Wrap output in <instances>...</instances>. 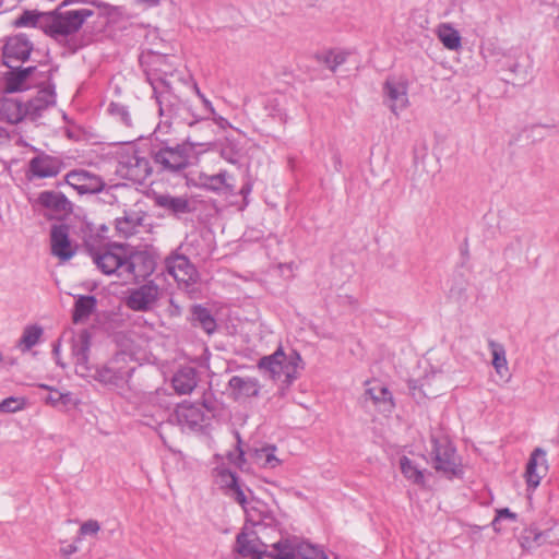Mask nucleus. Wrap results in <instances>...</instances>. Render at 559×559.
<instances>
[{
  "label": "nucleus",
  "instance_id": "f257e3e1",
  "mask_svg": "<svg viewBox=\"0 0 559 559\" xmlns=\"http://www.w3.org/2000/svg\"><path fill=\"white\" fill-rule=\"evenodd\" d=\"M68 343L78 376L85 379L92 378L120 394L129 389L130 379L134 371L133 358L130 354L118 353L104 366L93 368L88 360V333L86 331L78 334L71 333Z\"/></svg>",
  "mask_w": 559,
  "mask_h": 559
},
{
  "label": "nucleus",
  "instance_id": "f03ea898",
  "mask_svg": "<svg viewBox=\"0 0 559 559\" xmlns=\"http://www.w3.org/2000/svg\"><path fill=\"white\" fill-rule=\"evenodd\" d=\"M94 264L105 275H116L123 282H131L150 275L154 269L152 259L141 252H131L122 245L91 249Z\"/></svg>",
  "mask_w": 559,
  "mask_h": 559
},
{
  "label": "nucleus",
  "instance_id": "7ed1b4c3",
  "mask_svg": "<svg viewBox=\"0 0 559 559\" xmlns=\"http://www.w3.org/2000/svg\"><path fill=\"white\" fill-rule=\"evenodd\" d=\"M75 2L79 0H63L53 11L47 12L44 24L45 34L62 43L81 29L94 12L86 8L64 10L67 5Z\"/></svg>",
  "mask_w": 559,
  "mask_h": 559
},
{
  "label": "nucleus",
  "instance_id": "20e7f679",
  "mask_svg": "<svg viewBox=\"0 0 559 559\" xmlns=\"http://www.w3.org/2000/svg\"><path fill=\"white\" fill-rule=\"evenodd\" d=\"M215 484L223 491V493L241 506L247 514L248 521L258 523L260 519H255L258 508L254 504H260L259 501H249L246 491L251 492L245 484L237 477V475L229 469H217L215 475Z\"/></svg>",
  "mask_w": 559,
  "mask_h": 559
},
{
  "label": "nucleus",
  "instance_id": "39448f33",
  "mask_svg": "<svg viewBox=\"0 0 559 559\" xmlns=\"http://www.w3.org/2000/svg\"><path fill=\"white\" fill-rule=\"evenodd\" d=\"M214 131L217 138L212 142V151L219 153L221 157L226 162L237 164L240 153L235 134H238V131L227 119L216 115L212 107V132Z\"/></svg>",
  "mask_w": 559,
  "mask_h": 559
},
{
  "label": "nucleus",
  "instance_id": "423d86ee",
  "mask_svg": "<svg viewBox=\"0 0 559 559\" xmlns=\"http://www.w3.org/2000/svg\"><path fill=\"white\" fill-rule=\"evenodd\" d=\"M430 443V455L433 468L448 478L460 476L462 474L461 464L455 448L451 444L449 439L445 436L431 435Z\"/></svg>",
  "mask_w": 559,
  "mask_h": 559
},
{
  "label": "nucleus",
  "instance_id": "0eeeda50",
  "mask_svg": "<svg viewBox=\"0 0 559 559\" xmlns=\"http://www.w3.org/2000/svg\"><path fill=\"white\" fill-rule=\"evenodd\" d=\"M117 171L122 177L141 183L151 174V166L148 159L134 145L128 144L118 153Z\"/></svg>",
  "mask_w": 559,
  "mask_h": 559
},
{
  "label": "nucleus",
  "instance_id": "6e6552de",
  "mask_svg": "<svg viewBox=\"0 0 559 559\" xmlns=\"http://www.w3.org/2000/svg\"><path fill=\"white\" fill-rule=\"evenodd\" d=\"M300 360V355L297 352H294L289 359H287L285 353L280 347L272 355L262 357L258 362V367L267 372L273 380H280L284 376V382L290 384L296 379L297 362Z\"/></svg>",
  "mask_w": 559,
  "mask_h": 559
},
{
  "label": "nucleus",
  "instance_id": "1a4fd4ad",
  "mask_svg": "<svg viewBox=\"0 0 559 559\" xmlns=\"http://www.w3.org/2000/svg\"><path fill=\"white\" fill-rule=\"evenodd\" d=\"M160 296L159 286L151 281L131 289L126 298V305L134 311H150L156 307Z\"/></svg>",
  "mask_w": 559,
  "mask_h": 559
},
{
  "label": "nucleus",
  "instance_id": "9d476101",
  "mask_svg": "<svg viewBox=\"0 0 559 559\" xmlns=\"http://www.w3.org/2000/svg\"><path fill=\"white\" fill-rule=\"evenodd\" d=\"M34 206L45 216L59 219L71 212V202L61 192L43 191L34 201Z\"/></svg>",
  "mask_w": 559,
  "mask_h": 559
},
{
  "label": "nucleus",
  "instance_id": "9b49d317",
  "mask_svg": "<svg viewBox=\"0 0 559 559\" xmlns=\"http://www.w3.org/2000/svg\"><path fill=\"white\" fill-rule=\"evenodd\" d=\"M383 102L390 110L399 116L401 111L407 108L408 85L405 80L397 78H388L383 84Z\"/></svg>",
  "mask_w": 559,
  "mask_h": 559
},
{
  "label": "nucleus",
  "instance_id": "f8f14e48",
  "mask_svg": "<svg viewBox=\"0 0 559 559\" xmlns=\"http://www.w3.org/2000/svg\"><path fill=\"white\" fill-rule=\"evenodd\" d=\"M203 408H207L205 403L191 404L185 402L177 406L174 416L182 430L199 432L205 421Z\"/></svg>",
  "mask_w": 559,
  "mask_h": 559
},
{
  "label": "nucleus",
  "instance_id": "ddd939ff",
  "mask_svg": "<svg viewBox=\"0 0 559 559\" xmlns=\"http://www.w3.org/2000/svg\"><path fill=\"white\" fill-rule=\"evenodd\" d=\"M155 162L168 171H179L189 166L186 146L163 147L155 154Z\"/></svg>",
  "mask_w": 559,
  "mask_h": 559
},
{
  "label": "nucleus",
  "instance_id": "4468645a",
  "mask_svg": "<svg viewBox=\"0 0 559 559\" xmlns=\"http://www.w3.org/2000/svg\"><path fill=\"white\" fill-rule=\"evenodd\" d=\"M51 253L60 261H68L75 254V247L69 239L68 227L53 226L50 233Z\"/></svg>",
  "mask_w": 559,
  "mask_h": 559
},
{
  "label": "nucleus",
  "instance_id": "2eb2a0df",
  "mask_svg": "<svg viewBox=\"0 0 559 559\" xmlns=\"http://www.w3.org/2000/svg\"><path fill=\"white\" fill-rule=\"evenodd\" d=\"M267 545L261 542L254 532H240L236 539V550L242 557H250L252 559H260L263 555L267 554Z\"/></svg>",
  "mask_w": 559,
  "mask_h": 559
},
{
  "label": "nucleus",
  "instance_id": "dca6fc26",
  "mask_svg": "<svg viewBox=\"0 0 559 559\" xmlns=\"http://www.w3.org/2000/svg\"><path fill=\"white\" fill-rule=\"evenodd\" d=\"M168 273L178 282L186 285L194 283L197 271L183 255H174L166 260Z\"/></svg>",
  "mask_w": 559,
  "mask_h": 559
},
{
  "label": "nucleus",
  "instance_id": "f3484780",
  "mask_svg": "<svg viewBox=\"0 0 559 559\" xmlns=\"http://www.w3.org/2000/svg\"><path fill=\"white\" fill-rule=\"evenodd\" d=\"M546 452L536 448L527 462L525 478L528 488L535 489L547 473Z\"/></svg>",
  "mask_w": 559,
  "mask_h": 559
},
{
  "label": "nucleus",
  "instance_id": "a211bd4d",
  "mask_svg": "<svg viewBox=\"0 0 559 559\" xmlns=\"http://www.w3.org/2000/svg\"><path fill=\"white\" fill-rule=\"evenodd\" d=\"M32 51V45L27 38L23 36H14L8 39L3 48V57L5 63L13 68V61L26 60Z\"/></svg>",
  "mask_w": 559,
  "mask_h": 559
},
{
  "label": "nucleus",
  "instance_id": "6ab92c4d",
  "mask_svg": "<svg viewBox=\"0 0 559 559\" xmlns=\"http://www.w3.org/2000/svg\"><path fill=\"white\" fill-rule=\"evenodd\" d=\"M27 117L25 103L17 97H0V120L8 123H17Z\"/></svg>",
  "mask_w": 559,
  "mask_h": 559
},
{
  "label": "nucleus",
  "instance_id": "aec40b11",
  "mask_svg": "<svg viewBox=\"0 0 559 559\" xmlns=\"http://www.w3.org/2000/svg\"><path fill=\"white\" fill-rule=\"evenodd\" d=\"M67 182L80 193H93L103 189V182L85 170H74L67 175Z\"/></svg>",
  "mask_w": 559,
  "mask_h": 559
},
{
  "label": "nucleus",
  "instance_id": "412c9836",
  "mask_svg": "<svg viewBox=\"0 0 559 559\" xmlns=\"http://www.w3.org/2000/svg\"><path fill=\"white\" fill-rule=\"evenodd\" d=\"M29 168L37 178L56 177L61 171V162L49 155H39L31 160Z\"/></svg>",
  "mask_w": 559,
  "mask_h": 559
},
{
  "label": "nucleus",
  "instance_id": "4be33fe9",
  "mask_svg": "<svg viewBox=\"0 0 559 559\" xmlns=\"http://www.w3.org/2000/svg\"><path fill=\"white\" fill-rule=\"evenodd\" d=\"M365 399L371 400L382 412H391L394 407L392 393L381 382L374 381L367 383Z\"/></svg>",
  "mask_w": 559,
  "mask_h": 559
},
{
  "label": "nucleus",
  "instance_id": "5701e85b",
  "mask_svg": "<svg viewBox=\"0 0 559 559\" xmlns=\"http://www.w3.org/2000/svg\"><path fill=\"white\" fill-rule=\"evenodd\" d=\"M197 383V373L192 367H182L173 377V386L179 394L190 393Z\"/></svg>",
  "mask_w": 559,
  "mask_h": 559
},
{
  "label": "nucleus",
  "instance_id": "b1692460",
  "mask_svg": "<svg viewBox=\"0 0 559 559\" xmlns=\"http://www.w3.org/2000/svg\"><path fill=\"white\" fill-rule=\"evenodd\" d=\"M55 103V94L50 87L43 88L38 92L37 97L27 102L25 108L27 110V117L36 119L40 116L41 111L49 105Z\"/></svg>",
  "mask_w": 559,
  "mask_h": 559
},
{
  "label": "nucleus",
  "instance_id": "393cba45",
  "mask_svg": "<svg viewBox=\"0 0 559 559\" xmlns=\"http://www.w3.org/2000/svg\"><path fill=\"white\" fill-rule=\"evenodd\" d=\"M438 39L442 45L452 51H457L462 47V38L460 33L450 24L441 23L436 29Z\"/></svg>",
  "mask_w": 559,
  "mask_h": 559
},
{
  "label": "nucleus",
  "instance_id": "a878e982",
  "mask_svg": "<svg viewBox=\"0 0 559 559\" xmlns=\"http://www.w3.org/2000/svg\"><path fill=\"white\" fill-rule=\"evenodd\" d=\"M229 386L238 396H257L260 391L259 381L255 378L234 376L229 380Z\"/></svg>",
  "mask_w": 559,
  "mask_h": 559
},
{
  "label": "nucleus",
  "instance_id": "bb28decb",
  "mask_svg": "<svg viewBox=\"0 0 559 559\" xmlns=\"http://www.w3.org/2000/svg\"><path fill=\"white\" fill-rule=\"evenodd\" d=\"M142 213L129 212L116 219V228L120 235L129 237L138 231V228L142 225Z\"/></svg>",
  "mask_w": 559,
  "mask_h": 559
},
{
  "label": "nucleus",
  "instance_id": "cd10ccee",
  "mask_svg": "<svg viewBox=\"0 0 559 559\" xmlns=\"http://www.w3.org/2000/svg\"><path fill=\"white\" fill-rule=\"evenodd\" d=\"M299 543L296 538L281 539L272 545L273 551L269 556L274 559H297Z\"/></svg>",
  "mask_w": 559,
  "mask_h": 559
},
{
  "label": "nucleus",
  "instance_id": "c85d7f7f",
  "mask_svg": "<svg viewBox=\"0 0 559 559\" xmlns=\"http://www.w3.org/2000/svg\"><path fill=\"white\" fill-rule=\"evenodd\" d=\"M156 202L159 206L173 212L176 215L190 212L189 201L185 197H173L170 194L158 195Z\"/></svg>",
  "mask_w": 559,
  "mask_h": 559
},
{
  "label": "nucleus",
  "instance_id": "c756f323",
  "mask_svg": "<svg viewBox=\"0 0 559 559\" xmlns=\"http://www.w3.org/2000/svg\"><path fill=\"white\" fill-rule=\"evenodd\" d=\"M38 386L49 391V395L45 399V402L53 407L67 408L70 405L75 406L78 404L76 401H73L70 392H60L47 384H39Z\"/></svg>",
  "mask_w": 559,
  "mask_h": 559
},
{
  "label": "nucleus",
  "instance_id": "7c9ffc66",
  "mask_svg": "<svg viewBox=\"0 0 559 559\" xmlns=\"http://www.w3.org/2000/svg\"><path fill=\"white\" fill-rule=\"evenodd\" d=\"M35 71V68L28 67L17 73H13L7 79L4 91L7 93H15L27 90L31 85L26 83L27 78Z\"/></svg>",
  "mask_w": 559,
  "mask_h": 559
},
{
  "label": "nucleus",
  "instance_id": "2f4dec72",
  "mask_svg": "<svg viewBox=\"0 0 559 559\" xmlns=\"http://www.w3.org/2000/svg\"><path fill=\"white\" fill-rule=\"evenodd\" d=\"M96 307V299L94 296H79L73 311L74 323L85 321Z\"/></svg>",
  "mask_w": 559,
  "mask_h": 559
},
{
  "label": "nucleus",
  "instance_id": "473e14b6",
  "mask_svg": "<svg viewBox=\"0 0 559 559\" xmlns=\"http://www.w3.org/2000/svg\"><path fill=\"white\" fill-rule=\"evenodd\" d=\"M41 335L43 329L39 325L34 324L25 326L17 343V348L23 353L28 352L39 342Z\"/></svg>",
  "mask_w": 559,
  "mask_h": 559
},
{
  "label": "nucleus",
  "instance_id": "72a5a7b5",
  "mask_svg": "<svg viewBox=\"0 0 559 559\" xmlns=\"http://www.w3.org/2000/svg\"><path fill=\"white\" fill-rule=\"evenodd\" d=\"M488 346L491 349L492 366L496 372L501 377L506 376L509 369L504 346L495 341H489Z\"/></svg>",
  "mask_w": 559,
  "mask_h": 559
},
{
  "label": "nucleus",
  "instance_id": "f704fd0d",
  "mask_svg": "<svg viewBox=\"0 0 559 559\" xmlns=\"http://www.w3.org/2000/svg\"><path fill=\"white\" fill-rule=\"evenodd\" d=\"M400 467L402 474L416 485L423 486L425 484L424 471L420 469L411 459L402 456L400 460Z\"/></svg>",
  "mask_w": 559,
  "mask_h": 559
},
{
  "label": "nucleus",
  "instance_id": "c9c22d12",
  "mask_svg": "<svg viewBox=\"0 0 559 559\" xmlns=\"http://www.w3.org/2000/svg\"><path fill=\"white\" fill-rule=\"evenodd\" d=\"M275 450V445H266L261 449H255L253 451V457L263 467L275 468L281 464V460L274 454Z\"/></svg>",
  "mask_w": 559,
  "mask_h": 559
},
{
  "label": "nucleus",
  "instance_id": "e433bc0d",
  "mask_svg": "<svg viewBox=\"0 0 559 559\" xmlns=\"http://www.w3.org/2000/svg\"><path fill=\"white\" fill-rule=\"evenodd\" d=\"M47 13H37L34 11H25L14 22L17 27H39L44 31Z\"/></svg>",
  "mask_w": 559,
  "mask_h": 559
},
{
  "label": "nucleus",
  "instance_id": "4c0bfd02",
  "mask_svg": "<svg viewBox=\"0 0 559 559\" xmlns=\"http://www.w3.org/2000/svg\"><path fill=\"white\" fill-rule=\"evenodd\" d=\"M186 174L187 185L207 189L210 187V176L197 165H189Z\"/></svg>",
  "mask_w": 559,
  "mask_h": 559
},
{
  "label": "nucleus",
  "instance_id": "58836bf2",
  "mask_svg": "<svg viewBox=\"0 0 559 559\" xmlns=\"http://www.w3.org/2000/svg\"><path fill=\"white\" fill-rule=\"evenodd\" d=\"M530 68L531 59L528 55H521L509 64L510 72L519 76L522 81L527 79Z\"/></svg>",
  "mask_w": 559,
  "mask_h": 559
},
{
  "label": "nucleus",
  "instance_id": "ea45409f",
  "mask_svg": "<svg viewBox=\"0 0 559 559\" xmlns=\"http://www.w3.org/2000/svg\"><path fill=\"white\" fill-rule=\"evenodd\" d=\"M230 177L227 176L226 171H221L217 175H212V191L223 192L224 194H233L235 187L229 181Z\"/></svg>",
  "mask_w": 559,
  "mask_h": 559
},
{
  "label": "nucleus",
  "instance_id": "a19ab883",
  "mask_svg": "<svg viewBox=\"0 0 559 559\" xmlns=\"http://www.w3.org/2000/svg\"><path fill=\"white\" fill-rule=\"evenodd\" d=\"M329 559L328 555L319 547L307 542L299 543L297 559Z\"/></svg>",
  "mask_w": 559,
  "mask_h": 559
},
{
  "label": "nucleus",
  "instance_id": "79ce46f5",
  "mask_svg": "<svg viewBox=\"0 0 559 559\" xmlns=\"http://www.w3.org/2000/svg\"><path fill=\"white\" fill-rule=\"evenodd\" d=\"M191 321L194 325H200L206 333H210V311L201 306L192 308Z\"/></svg>",
  "mask_w": 559,
  "mask_h": 559
},
{
  "label": "nucleus",
  "instance_id": "37998d69",
  "mask_svg": "<svg viewBox=\"0 0 559 559\" xmlns=\"http://www.w3.org/2000/svg\"><path fill=\"white\" fill-rule=\"evenodd\" d=\"M27 405V401L25 397H15L10 396L4 399L0 403V412L1 413H16L24 409Z\"/></svg>",
  "mask_w": 559,
  "mask_h": 559
},
{
  "label": "nucleus",
  "instance_id": "c03bdc74",
  "mask_svg": "<svg viewBox=\"0 0 559 559\" xmlns=\"http://www.w3.org/2000/svg\"><path fill=\"white\" fill-rule=\"evenodd\" d=\"M347 53L343 51H329L323 57V62L329 67L331 71H335L337 67L346 61Z\"/></svg>",
  "mask_w": 559,
  "mask_h": 559
},
{
  "label": "nucleus",
  "instance_id": "a18cd8bd",
  "mask_svg": "<svg viewBox=\"0 0 559 559\" xmlns=\"http://www.w3.org/2000/svg\"><path fill=\"white\" fill-rule=\"evenodd\" d=\"M100 531V524L95 520H88L80 526L81 536H96Z\"/></svg>",
  "mask_w": 559,
  "mask_h": 559
},
{
  "label": "nucleus",
  "instance_id": "49530a36",
  "mask_svg": "<svg viewBox=\"0 0 559 559\" xmlns=\"http://www.w3.org/2000/svg\"><path fill=\"white\" fill-rule=\"evenodd\" d=\"M509 519L511 521L516 520V514L511 512L508 508L500 509L497 511V515L492 521V527L496 532H500L501 527L499 526L502 520Z\"/></svg>",
  "mask_w": 559,
  "mask_h": 559
},
{
  "label": "nucleus",
  "instance_id": "de8ad7c7",
  "mask_svg": "<svg viewBox=\"0 0 559 559\" xmlns=\"http://www.w3.org/2000/svg\"><path fill=\"white\" fill-rule=\"evenodd\" d=\"M110 112L112 115L119 117L126 126H131L130 114L124 106L118 105V104H111Z\"/></svg>",
  "mask_w": 559,
  "mask_h": 559
},
{
  "label": "nucleus",
  "instance_id": "09e8293b",
  "mask_svg": "<svg viewBox=\"0 0 559 559\" xmlns=\"http://www.w3.org/2000/svg\"><path fill=\"white\" fill-rule=\"evenodd\" d=\"M199 123L200 122L190 123L191 133L187 138V143L192 148L197 147V146H205L206 145V143L204 141H202V139H199V136L197 135Z\"/></svg>",
  "mask_w": 559,
  "mask_h": 559
},
{
  "label": "nucleus",
  "instance_id": "8fccbe9b",
  "mask_svg": "<svg viewBox=\"0 0 559 559\" xmlns=\"http://www.w3.org/2000/svg\"><path fill=\"white\" fill-rule=\"evenodd\" d=\"M78 545L75 543H70L60 548V554L64 558H69L73 554L78 551Z\"/></svg>",
  "mask_w": 559,
  "mask_h": 559
},
{
  "label": "nucleus",
  "instance_id": "3c124183",
  "mask_svg": "<svg viewBox=\"0 0 559 559\" xmlns=\"http://www.w3.org/2000/svg\"><path fill=\"white\" fill-rule=\"evenodd\" d=\"M162 0H136L135 3L142 8H154L159 5Z\"/></svg>",
  "mask_w": 559,
  "mask_h": 559
},
{
  "label": "nucleus",
  "instance_id": "603ef678",
  "mask_svg": "<svg viewBox=\"0 0 559 559\" xmlns=\"http://www.w3.org/2000/svg\"><path fill=\"white\" fill-rule=\"evenodd\" d=\"M60 348H61V344H60V342L56 343V344L53 345V350H52V353H53V356H55L56 362H57L59 366H61L62 368H64V367H66V364H63V362L61 361V358H60Z\"/></svg>",
  "mask_w": 559,
  "mask_h": 559
},
{
  "label": "nucleus",
  "instance_id": "864d4df0",
  "mask_svg": "<svg viewBox=\"0 0 559 559\" xmlns=\"http://www.w3.org/2000/svg\"><path fill=\"white\" fill-rule=\"evenodd\" d=\"M9 140V134L7 130L0 127V145L4 144Z\"/></svg>",
  "mask_w": 559,
  "mask_h": 559
},
{
  "label": "nucleus",
  "instance_id": "5fc2aeb1",
  "mask_svg": "<svg viewBox=\"0 0 559 559\" xmlns=\"http://www.w3.org/2000/svg\"><path fill=\"white\" fill-rule=\"evenodd\" d=\"M542 537H543V533H536L535 536H534V542L537 543L538 545L542 544Z\"/></svg>",
  "mask_w": 559,
  "mask_h": 559
},
{
  "label": "nucleus",
  "instance_id": "6e6d98bb",
  "mask_svg": "<svg viewBox=\"0 0 559 559\" xmlns=\"http://www.w3.org/2000/svg\"><path fill=\"white\" fill-rule=\"evenodd\" d=\"M146 336V340L150 341V340H153L154 338V332L153 330H148V332L145 334Z\"/></svg>",
  "mask_w": 559,
  "mask_h": 559
},
{
  "label": "nucleus",
  "instance_id": "4d7b16f0",
  "mask_svg": "<svg viewBox=\"0 0 559 559\" xmlns=\"http://www.w3.org/2000/svg\"><path fill=\"white\" fill-rule=\"evenodd\" d=\"M202 126L204 127V130L206 131L207 130V127H209V123H207V120L206 119H203L201 121Z\"/></svg>",
  "mask_w": 559,
  "mask_h": 559
},
{
  "label": "nucleus",
  "instance_id": "13d9d810",
  "mask_svg": "<svg viewBox=\"0 0 559 559\" xmlns=\"http://www.w3.org/2000/svg\"><path fill=\"white\" fill-rule=\"evenodd\" d=\"M211 322H212V333H213L214 332V323H215L213 318L211 319Z\"/></svg>",
  "mask_w": 559,
  "mask_h": 559
},
{
  "label": "nucleus",
  "instance_id": "bf43d9fd",
  "mask_svg": "<svg viewBox=\"0 0 559 559\" xmlns=\"http://www.w3.org/2000/svg\"><path fill=\"white\" fill-rule=\"evenodd\" d=\"M242 456H243V452H242V450L239 449V459L241 460Z\"/></svg>",
  "mask_w": 559,
  "mask_h": 559
},
{
  "label": "nucleus",
  "instance_id": "052dcab7",
  "mask_svg": "<svg viewBox=\"0 0 559 559\" xmlns=\"http://www.w3.org/2000/svg\"><path fill=\"white\" fill-rule=\"evenodd\" d=\"M335 159H336V163H337V164H341V159H340V157L335 156Z\"/></svg>",
  "mask_w": 559,
  "mask_h": 559
},
{
  "label": "nucleus",
  "instance_id": "680f3d73",
  "mask_svg": "<svg viewBox=\"0 0 559 559\" xmlns=\"http://www.w3.org/2000/svg\"><path fill=\"white\" fill-rule=\"evenodd\" d=\"M2 361H3V356H2V354L0 353V362H2Z\"/></svg>",
  "mask_w": 559,
  "mask_h": 559
}]
</instances>
